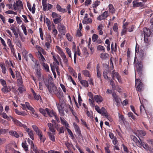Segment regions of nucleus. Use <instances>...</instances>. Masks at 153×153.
Returning <instances> with one entry per match:
<instances>
[{"mask_svg":"<svg viewBox=\"0 0 153 153\" xmlns=\"http://www.w3.org/2000/svg\"><path fill=\"white\" fill-rule=\"evenodd\" d=\"M16 19L17 23L18 24H20L22 23V21L21 19L18 16H16Z\"/></svg>","mask_w":153,"mask_h":153,"instance_id":"obj_63","label":"nucleus"},{"mask_svg":"<svg viewBox=\"0 0 153 153\" xmlns=\"http://www.w3.org/2000/svg\"><path fill=\"white\" fill-rule=\"evenodd\" d=\"M18 90L19 92L22 93L25 91V89L24 86H22L19 88Z\"/></svg>","mask_w":153,"mask_h":153,"instance_id":"obj_60","label":"nucleus"},{"mask_svg":"<svg viewBox=\"0 0 153 153\" xmlns=\"http://www.w3.org/2000/svg\"><path fill=\"white\" fill-rule=\"evenodd\" d=\"M66 36L67 39L69 41H72V37L69 33H67L66 35Z\"/></svg>","mask_w":153,"mask_h":153,"instance_id":"obj_56","label":"nucleus"},{"mask_svg":"<svg viewBox=\"0 0 153 153\" xmlns=\"http://www.w3.org/2000/svg\"><path fill=\"white\" fill-rule=\"evenodd\" d=\"M43 6V10L44 11L48 10L51 9L53 7V5L49 4L46 3L42 4Z\"/></svg>","mask_w":153,"mask_h":153,"instance_id":"obj_14","label":"nucleus"},{"mask_svg":"<svg viewBox=\"0 0 153 153\" xmlns=\"http://www.w3.org/2000/svg\"><path fill=\"white\" fill-rule=\"evenodd\" d=\"M47 88L50 93L54 94L56 95L59 94L57 88L53 83H50L49 85H47Z\"/></svg>","mask_w":153,"mask_h":153,"instance_id":"obj_3","label":"nucleus"},{"mask_svg":"<svg viewBox=\"0 0 153 153\" xmlns=\"http://www.w3.org/2000/svg\"><path fill=\"white\" fill-rule=\"evenodd\" d=\"M39 111L45 117H47L48 116V114L49 113V109L48 108L43 109L41 108H39Z\"/></svg>","mask_w":153,"mask_h":153,"instance_id":"obj_18","label":"nucleus"},{"mask_svg":"<svg viewBox=\"0 0 153 153\" xmlns=\"http://www.w3.org/2000/svg\"><path fill=\"white\" fill-rule=\"evenodd\" d=\"M143 84L140 82V79H135V86L137 88V90L138 91H141L143 88Z\"/></svg>","mask_w":153,"mask_h":153,"instance_id":"obj_6","label":"nucleus"},{"mask_svg":"<svg viewBox=\"0 0 153 153\" xmlns=\"http://www.w3.org/2000/svg\"><path fill=\"white\" fill-rule=\"evenodd\" d=\"M148 143L151 145V146L153 148V139H149L146 140Z\"/></svg>","mask_w":153,"mask_h":153,"instance_id":"obj_53","label":"nucleus"},{"mask_svg":"<svg viewBox=\"0 0 153 153\" xmlns=\"http://www.w3.org/2000/svg\"><path fill=\"white\" fill-rule=\"evenodd\" d=\"M22 146L26 151H28V147L26 143H22Z\"/></svg>","mask_w":153,"mask_h":153,"instance_id":"obj_48","label":"nucleus"},{"mask_svg":"<svg viewBox=\"0 0 153 153\" xmlns=\"http://www.w3.org/2000/svg\"><path fill=\"white\" fill-rule=\"evenodd\" d=\"M57 10L60 13H65L67 12V10L66 9L62 8L60 5L57 4L56 7Z\"/></svg>","mask_w":153,"mask_h":153,"instance_id":"obj_21","label":"nucleus"},{"mask_svg":"<svg viewBox=\"0 0 153 153\" xmlns=\"http://www.w3.org/2000/svg\"><path fill=\"white\" fill-rule=\"evenodd\" d=\"M53 26V27L54 28H53V32L52 33L54 35V37H56L57 34L58 33V31L57 30L55 29L54 27V25L53 24L52 25Z\"/></svg>","mask_w":153,"mask_h":153,"instance_id":"obj_45","label":"nucleus"},{"mask_svg":"<svg viewBox=\"0 0 153 153\" xmlns=\"http://www.w3.org/2000/svg\"><path fill=\"white\" fill-rule=\"evenodd\" d=\"M140 143L141 146L140 147H139L141 148L142 146H143V147L146 150H148L149 149V146L146 143L144 142H142L141 141V140H140Z\"/></svg>","mask_w":153,"mask_h":153,"instance_id":"obj_28","label":"nucleus"},{"mask_svg":"<svg viewBox=\"0 0 153 153\" xmlns=\"http://www.w3.org/2000/svg\"><path fill=\"white\" fill-rule=\"evenodd\" d=\"M48 126L49 127L50 131L52 132H55L56 130L54 128L53 125L51 123H48Z\"/></svg>","mask_w":153,"mask_h":153,"instance_id":"obj_33","label":"nucleus"},{"mask_svg":"<svg viewBox=\"0 0 153 153\" xmlns=\"http://www.w3.org/2000/svg\"><path fill=\"white\" fill-rule=\"evenodd\" d=\"M94 99L95 101L98 103H100L103 100L102 97L100 95H96L94 97Z\"/></svg>","mask_w":153,"mask_h":153,"instance_id":"obj_23","label":"nucleus"},{"mask_svg":"<svg viewBox=\"0 0 153 153\" xmlns=\"http://www.w3.org/2000/svg\"><path fill=\"white\" fill-rule=\"evenodd\" d=\"M2 117L4 118L5 119H7L8 120H10V118H11L12 120H13V119L11 118L10 117H11V116H10V117H8L7 114L5 113H1V114Z\"/></svg>","mask_w":153,"mask_h":153,"instance_id":"obj_38","label":"nucleus"},{"mask_svg":"<svg viewBox=\"0 0 153 153\" xmlns=\"http://www.w3.org/2000/svg\"><path fill=\"white\" fill-rule=\"evenodd\" d=\"M48 116H49L50 117H54L55 119L57 121L59 120V119L58 117L56 115L55 113L53 111L50 110L49 109V113L48 114Z\"/></svg>","mask_w":153,"mask_h":153,"instance_id":"obj_20","label":"nucleus"},{"mask_svg":"<svg viewBox=\"0 0 153 153\" xmlns=\"http://www.w3.org/2000/svg\"><path fill=\"white\" fill-rule=\"evenodd\" d=\"M66 130L68 133L69 134L72 138V139L74 138V137L73 134L71 130L69 129L68 128H66Z\"/></svg>","mask_w":153,"mask_h":153,"instance_id":"obj_51","label":"nucleus"},{"mask_svg":"<svg viewBox=\"0 0 153 153\" xmlns=\"http://www.w3.org/2000/svg\"><path fill=\"white\" fill-rule=\"evenodd\" d=\"M112 94L113 96V100L114 102H115L116 103V105L117 106L120 105L121 100L120 98L117 95V94L114 93H112Z\"/></svg>","mask_w":153,"mask_h":153,"instance_id":"obj_7","label":"nucleus"},{"mask_svg":"<svg viewBox=\"0 0 153 153\" xmlns=\"http://www.w3.org/2000/svg\"><path fill=\"white\" fill-rule=\"evenodd\" d=\"M97 76L100 79L101 82H102V79H101V75L100 72L98 68L97 69Z\"/></svg>","mask_w":153,"mask_h":153,"instance_id":"obj_55","label":"nucleus"},{"mask_svg":"<svg viewBox=\"0 0 153 153\" xmlns=\"http://www.w3.org/2000/svg\"><path fill=\"white\" fill-rule=\"evenodd\" d=\"M92 20L91 18H88L85 19H83L82 23L83 24H88L91 23Z\"/></svg>","mask_w":153,"mask_h":153,"instance_id":"obj_26","label":"nucleus"},{"mask_svg":"<svg viewBox=\"0 0 153 153\" xmlns=\"http://www.w3.org/2000/svg\"><path fill=\"white\" fill-rule=\"evenodd\" d=\"M127 32V29L126 28L123 27L122 31L121 32V36L123 35L126 34Z\"/></svg>","mask_w":153,"mask_h":153,"instance_id":"obj_61","label":"nucleus"},{"mask_svg":"<svg viewBox=\"0 0 153 153\" xmlns=\"http://www.w3.org/2000/svg\"><path fill=\"white\" fill-rule=\"evenodd\" d=\"M134 133L139 138L140 137L144 136L146 134V132L142 130H137Z\"/></svg>","mask_w":153,"mask_h":153,"instance_id":"obj_13","label":"nucleus"},{"mask_svg":"<svg viewBox=\"0 0 153 153\" xmlns=\"http://www.w3.org/2000/svg\"><path fill=\"white\" fill-rule=\"evenodd\" d=\"M14 45L10 47V49L11 52L13 53V55L15 56V57H16V55L15 49L14 48Z\"/></svg>","mask_w":153,"mask_h":153,"instance_id":"obj_57","label":"nucleus"},{"mask_svg":"<svg viewBox=\"0 0 153 153\" xmlns=\"http://www.w3.org/2000/svg\"><path fill=\"white\" fill-rule=\"evenodd\" d=\"M61 16L53 19V21L55 24H57L61 21Z\"/></svg>","mask_w":153,"mask_h":153,"instance_id":"obj_39","label":"nucleus"},{"mask_svg":"<svg viewBox=\"0 0 153 153\" xmlns=\"http://www.w3.org/2000/svg\"><path fill=\"white\" fill-rule=\"evenodd\" d=\"M17 82L18 84L19 85H22L23 83L22 77H20V78H18L17 79Z\"/></svg>","mask_w":153,"mask_h":153,"instance_id":"obj_64","label":"nucleus"},{"mask_svg":"<svg viewBox=\"0 0 153 153\" xmlns=\"http://www.w3.org/2000/svg\"><path fill=\"white\" fill-rule=\"evenodd\" d=\"M45 40L46 42L51 43L52 40L50 35H47L45 38Z\"/></svg>","mask_w":153,"mask_h":153,"instance_id":"obj_54","label":"nucleus"},{"mask_svg":"<svg viewBox=\"0 0 153 153\" xmlns=\"http://www.w3.org/2000/svg\"><path fill=\"white\" fill-rule=\"evenodd\" d=\"M68 108L69 110H70V111H71V112H72V114L74 116H75V117L76 116V113L74 111L72 108L69 105L68 106Z\"/></svg>","mask_w":153,"mask_h":153,"instance_id":"obj_59","label":"nucleus"},{"mask_svg":"<svg viewBox=\"0 0 153 153\" xmlns=\"http://www.w3.org/2000/svg\"><path fill=\"white\" fill-rule=\"evenodd\" d=\"M21 105L22 106V108L23 110H26L27 108L31 111H33L34 108L30 106L28 102H26L25 104L21 103Z\"/></svg>","mask_w":153,"mask_h":153,"instance_id":"obj_9","label":"nucleus"},{"mask_svg":"<svg viewBox=\"0 0 153 153\" xmlns=\"http://www.w3.org/2000/svg\"><path fill=\"white\" fill-rule=\"evenodd\" d=\"M32 127L38 136H41V135H42V131L39 129L35 125H33Z\"/></svg>","mask_w":153,"mask_h":153,"instance_id":"obj_17","label":"nucleus"},{"mask_svg":"<svg viewBox=\"0 0 153 153\" xmlns=\"http://www.w3.org/2000/svg\"><path fill=\"white\" fill-rule=\"evenodd\" d=\"M71 6L70 4H68L66 6V10L68 11V14H70L71 13Z\"/></svg>","mask_w":153,"mask_h":153,"instance_id":"obj_44","label":"nucleus"},{"mask_svg":"<svg viewBox=\"0 0 153 153\" xmlns=\"http://www.w3.org/2000/svg\"><path fill=\"white\" fill-rule=\"evenodd\" d=\"M61 121L62 123L66 127V128H69V125L66 121L64 119H62V117H60Z\"/></svg>","mask_w":153,"mask_h":153,"instance_id":"obj_30","label":"nucleus"},{"mask_svg":"<svg viewBox=\"0 0 153 153\" xmlns=\"http://www.w3.org/2000/svg\"><path fill=\"white\" fill-rule=\"evenodd\" d=\"M15 42L16 43V45L19 48H22V43L19 40L17 39H15Z\"/></svg>","mask_w":153,"mask_h":153,"instance_id":"obj_34","label":"nucleus"},{"mask_svg":"<svg viewBox=\"0 0 153 153\" xmlns=\"http://www.w3.org/2000/svg\"><path fill=\"white\" fill-rule=\"evenodd\" d=\"M13 119V121L16 125L20 126L23 127L26 129V131L27 132L29 136L30 137L32 140L34 139L33 134V131L29 128H28L25 125L22 124L20 122H19L18 120L13 119L12 117H10Z\"/></svg>","mask_w":153,"mask_h":153,"instance_id":"obj_1","label":"nucleus"},{"mask_svg":"<svg viewBox=\"0 0 153 153\" xmlns=\"http://www.w3.org/2000/svg\"><path fill=\"white\" fill-rule=\"evenodd\" d=\"M83 51L84 52V54L85 56L86 57L88 56V53L87 51V49L84 48H83Z\"/></svg>","mask_w":153,"mask_h":153,"instance_id":"obj_58","label":"nucleus"},{"mask_svg":"<svg viewBox=\"0 0 153 153\" xmlns=\"http://www.w3.org/2000/svg\"><path fill=\"white\" fill-rule=\"evenodd\" d=\"M97 112L101 114L102 116H105L108 120L110 121L111 120L110 116L108 115L105 108L103 107L102 108Z\"/></svg>","mask_w":153,"mask_h":153,"instance_id":"obj_5","label":"nucleus"},{"mask_svg":"<svg viewBox=\"0 0 153 153\" xmlns=\"http://www.w3.org/2000/svg\"><path fill=\"white\" fill-rule=\"evenodd\" d=\"M13 6L15 10L22 9L23 7L22 2L20 0L16 1V3L14 4Z\"/></svg>","mask_w":153,"mask_h":153,"instance_id":"obj_8","label":"nucleus"},{"mask_svg":"<svg viewBox=\"0 0 153 153\" xmlns=\"http://www.w3.org/2000/svg\"><path fill=\"white\" fill-rule=\"evenodd\" d=\"M49 139L52 142L55 141V135L56 134L55 132H47Z\"/></svg>","mask_w":153,"mask_h":153,"instance_id":"obj_16","label":"nucleus"},{"mask_svg":"<svg viewBox=\"0 0 153 153\" xmlns=\"http://www.w3.org/2000/svg\"><path fill=\"white\" fill-rule=\"evenodd\" d=\"M15 110L16 113L19 115L25 116L26 115V114L24 112L20 111H19L16 109H15Z\"/></svg>","mask_w":153,"mask_h":153,"instance_id":"obj_35","label":"nucleus"},{"mask_svg":"<svg viewBox=\"0 0 153 153\" xmlns=\"http://www.w3.org/2000/svg\"><path fill=\"white\" fill-rule=\"evenodd\" d=\"M131 139L136 143V144L138 147H140L141 146L140 143V141L138 140L137 138L135 136L131 135ZM139 139L140 140H141L140 138H139Z\"/></svg>","mask_w":153,"mask_h":153,"instance_id":"obj_19","label":"nucleus"},{"mask_svg":"<svg viewBox=\"0 0 153 153\" xmlns=\"http://www.w3.org/2000/svg\"><path fill=\"white\" fill-rule=\"evenodd\" d=\"M103 27V26L102 24H100L97 27V30H98L99 34L100 35H102L103 34L102 31Z\"/></svg>","mask_w":153,"mask_h":153,"instance_id":"obj_31","label":"nucleus"},{"mask_svg":"<svg viewBox=\"0 0 153 153\" xmlns=\"http://www.w3.org/2000/svg\"><path fill=\"white\" fill-rule=\"evenodd\" d=\"M82 73L83 75L87 77H90V75L88 71L85 70L82 71Z\"/></svg>","mask_w":153,"mask_h":153,"instance_id":"obj_37","label":"nucleus"},{"mask_svg":"<svg viewBox=\"0 0 153 153\" xmlns=\"http://www.w3.org/2000/svg\"><path fill=\"white\" fill-rule=\"evenodd\" d=\"M144 33V37H149L151 34L150 31L149 29L147 28H144L143 31Z\"/></svg>","mask_w":153,"mask_h":153,"instance_id":"obj_24","label":"nucleus"},{"mask_svg":"<svg viewBox=\"0 0 153 153\" xmlns=\"http://www.w3.org/2000/svg\"><path fill=\"white\" fill-rule=\"evenodd\" d=\"M50 43L49 42H46L45 43V47L46 48V50H48L51 48V45Z\"/></svg>","mask_w":153,"mask_h":153,"instance_id":"obj_50","label":"nucleus"},{"mask_svg":"<svg viewBox=\"0 0 153 153\" xmlns=\"http://www.w3.org/2000/svg\"><path fill=\"white\" fill-rule=\"evenodd\" d=\"M133 7H139L140 6L143 7L144 4L142 2H138L136 1H133Z\"/></svg>","mask_w":153,"mask_h":153,"instance_id":"obj_25","label":"nucleus"},{"mask_svg":"<svg viewBox=\"0 0 153 153\" xmlns=\"http://www.w3.org/2000/svg\"><path fill=\"white\" fill-rule=\"evenodd\" d=\"M51 53L53 55V58L54 61V62H53V64H54L55 67L57 70V67L59 65V63L58 60H61V59L58 54L55 55L53 53Z\"/></svg>","mask_w":153,"mask_h":153,"instance_id":"obj_4","label":"nucleus"},{"mask_svg":"<svg viewBox=\"0 0 153 153\" xmlns=\"http://www.w3.org/2000/svg\"><path fill=\"white\" fill-rule=\"evenodd\" d=\"M65 27L64 25H61L58 26V30L61 35H64L65 33Z\"/></svg>","mask_w":153,"mask_h":153,"instance_id":"obj_12","label":"nucleus"},{"mask_svg":"<svg viewBox=\"0 0 153 153\" xmlns=\"http://www.w3.org/2000/svg\"><path fill=\"white\" fill-rule=\"evenodd\" d=\"M9 133L10 135L14 136L16 138H18L19 137V134L16 132L14 131H10L9 132Z\"/></svg>","mask_w":153,"mask_h":153,"instance_id":"obj_32","label":"nucleus"},{"mask_svg":"<svg viewBox=\"0 0 153 153\" xmlns=\"http://www.w3.org/2000/svg\"><path fill=\"white\" fill-rule=\"evenodd\" d=\"M108 11L110 13L112 14L115 13L116 10L112 4H109L108 6Z\"/></svg>","mask_w":153,"mask_h":153,"instance_id":"obj_22","label":"nucleus"},{"mask_svg":"<svg viewBox=\"0 0 153 153\" xmlns=\"http://www.w3.org/2000/svg\"><path fill=\"white\" fill-rule=\"evenodd\" d=\"M38 55L39 60L41 62H44L45 61V59L41 53H40V54H39Z\"/></svg>","mask_w":153,"mask_h":153,"instance_id":"obj_42","label":"nucleus"},{"mask_svg":"<svg viewBox=\"0 0 153 153\" xmlns=\"http://www.w3.org/2000/svg\"><path fill=\"white\" fill-rule=\"evenodd\" d=\"M1 90L4 93L8 92L10 91V90L6 86H4L1 89Z\"/></svg>","mask_w":153,"mask_h":153,"instance_id":"obj_41","label":"nucleus"},{"mask_svg":"<svg viewBox=\"0 0 153 153\" xmlns=\"http://www.w3.org/2000/svg\"><path fill=\"white\" fill-rule=\"evenodd\" d=\"M92 39L93 42H95L96 41L98 37V36L95 34H94L92 36Z\"/></svg>","mask_w":153,"mask_h":153,"instance_id":"obj_52","label":"nucleus"},{"mask_svg":"<svg viewBox=\"0 0 153 153\" xmlns=\"http://www.w3.org/2000/svg\"><path fill=\"white\" fill-rule=\"evenodd\" d=\"M36 48L38 52H39V54H40V53H41V52L43 53L44 50L41 47L37 45L36 47Z\"/></svg>","mask_w":153,"mask_h":153,"instance_id":"obj_46","label":"nucleus"},{"mask_svg":"<svg viewBox=\"0 0 153 153\" xmlns=\"http://www.w3.org/2000/svg\"><path fill=\"white\" fill-rule=\"evenodd\" d=\"M73 126L76 133L77 134L78 136H81V131L79 126L75 123H73Z\"/></svg>","mask_w":153,"mask_h":153,"instance_id":"obj_15","label":"nucleus"},{"mask_svg":"<svg viewBox=\"0 0 153 153\" xmlns=\"http://www.w3.org/2000/svg\"><path fill=\"white\" fill-rule=\"evenodd\" d=\"M27 142L30 145L31 148L33 149V151L35 153H39V151L37 149V147H34V144L32 140L28 139Z\"/></svg>","mask_w":153,"mask_h":153,"instance_id":"obj_11","label":"nucleus"},{"mask_svg":"<svg viewBox=\"0 0 153 153\" xmlns=\"http://www.w3.org/2000/svg\"><path fill=\"white\" fill-rule=\"evenodd\" d=\"M80 83L84 87H87L88 86V84L87 81L86 80H81Z\"/></svg>","mask_w":153,"mask_h":153,"instance_id":"obj_36","label":"nucleus"},{"mask_svg":"<svg viewBox=\"0 0 153 153\" xmlns=\"http://www.w3.org/2000/svg\"><path fill=\"white\" fill-rule=\"evenodd\" d=\"M42 65L46 71H49V66L47 64H46L45 63L43 62L42 63Z\"/></svg>","mask_w":153,"mask_h":153,"instance_id":"obj_49","label":"nucleus"},{"mask_svg":"<svg viewBox=\"0 0 153 153\" xmlns=\"http://www.w3.org/2000/svg\"><path fill=\"white\" fill-rule=\"evenodd\" d=\"M97 50L99 51H102L103 52H104L105 51V48L103 46L99 45L97 46Z\"/></svg>","mask_w":153,"mask_h":153,"instance_id":"obj_47","label":"nucleus"},{"mask_svg":"<svg viewBox=\"0 0 153 153\" xmlns=\"http://www.w3.org/2000/svg\"><path fill=\"white\" fill-rule=\"evenodd\" d=\"M142 64L141 63L137 64L135 67V70H136L138 71H140L142 69Z\"/></svg>","mask_w":153,"mask_h":153,"instance_id":"obj_29","label":"nucleus"},{"mask_svg":"<svg viewBox=\"0 0 153 153\" xmlns=\"http://www.w3.org/2000/svg\"><path fill=\"white\" fill-rule=\"evenodd\" d=\"M111 74L112 76L113 79H114L116 77L120 83H121L122 82L120 76L117 73L114 72V70L112 71Z\"/></svg>","mask_w":153,"mask_h":153,"instance_id":"obj_10","label":"nucleus"},{"mask_svg":"<svg viewBox=\"0 0 153 153\" xmlns=\"http://www.w3.org/2000/svg\"><path fill=\"white\" fill-rule=\"evenodd\" d=\"M52 17L53 18L55 19L59 17H61V16L59 14H58L55 12H53L52 14Z\"/></svg>","mask_w":153,"mask_h":153,"instance_id":"obj_43","label":"nucleus"},{"mask_svg":"<svg viewBox=\"0 0 153 153\" xmlns=\"http://www.w3.org/2000/svg\"><path fill=\"white\" fill-rule=\"evenodd\" d=\"M65 50L66 51V53L68 55L69 57L71 58L72 57V53L71 52L69 48L68 47L65 48Z\"/></svg>","mask_w":153,"mask_h":153,"instance_id":"obj_40","label":"nucleus"},{"mask_svg":"<svg viewBox=\"0 0 153 153\" xmlns=\"http://www.w3.org/2000/svg\"><path fill=\"white\" fill-rule=\"evenodd\" d=\"M57 52L60 55L62 59L66 65H68V60L66 57L65 53L63 51L61 48L58 46H56Z\"/></svg>","mask_w":153,"mask_h":153,"instance_id":"obj_2","label":"nucleus"},{"mask_svg":"<svg viewBox=\"0 0 153 153\" xmlns=\"http://www.w3.org/2000/svg\"><path fill=\"white\" fill-rule=\"evenodd\" d=\"M107 55L106 53H102L100 55V57L102 59H105L107 57Z\"/></svg>","mask_w":153,"mask_h":153,"instance_id":"obj_62","label":"nucleus"},{"mask_svg":"<svg viewBox=\"0 0 153 153\" xmlns=\"http://www.w3.org/2000/svg\"><path fill=\"white\" fill-rule=\"evenodd\" d=\"M27 6L29 10L32 13H34L35 10V8L31 7V6L29 1L27 2Z\"/></svg>","mask_w":153,"mask_h":153,"instance_id":"obj_27","label":"nucleus"}]
</instances>
